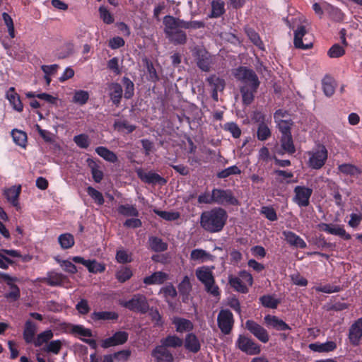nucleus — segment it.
Returning a JSON list of instances; mask_svg holds the SVG:
<instances>
[{"label":"nucleus","instance_id":"48","mask_svg":"<svg viewBox=\"0 0 362 362\" xmlns=\"http://www.w3.org/2000/svg\"><path fill=\"white\" fill-rule=\"evenodd\" d=\"M211 17L217 18L224 13V2L221 0H214L211 3Z\"/></svg>","mask_w":362,"mask_h":362},{"label":"nucleus","instance_id":"35","mask_svg":"<svg viewBox=\"0 0 362 362\" xmlns=\"http://www.w3.org/2000/svg\"><path fill=\"white\" fill-rule=\"evenodd\" d=\"M160 344L168 348H177L183 344V340L176 335H168L165 338H163L160 341Z\"/></svg>","mask_w":362,"mask_h":362},{"label":"nucleus","instance_id":"51","mask_svg":"<svg viewBox=\"0 0 362 362\" xmlns=\"http://www.w3.org/2000/svg\"><path fill=\"white\" fill-rule=\"evenodd\" d=\"M257 135L258 139L260 141H265L270 137L271 131L264 122H262V124H259Z\"/></svg>","mask_w":362,"mask_h":362},{"label":"nucleus","instance_id":"44","mask_svg":"<svg viewBox=\"0 0 362 362\" xmlns=\"http://www.w3.org/2000/svg\"><path fill=\"white\" fill-rule=\"evenodd\" d=\"M196 276L202 284L209 281L212 282V280L214 279L211 271H210L207 267L197 269L196 270Z\"/></svg>","mask_w":362,"mask_h":362},{"label":"nucleus","instance_id":"23","mask_svg":"<svg viewBox=\"0 0 362 362\" xmlns=\"http://www.w3.org/2000/svg\"><path fill=\"white\" fill-rule=\"evenodd\" d=\"M66 281V277L61 273L54 272H48L44 282L50 286H58L64 284Z\"/></svg>","mask_w":362,"mask_h":362},{"label":"nucleus","instance_id":"50","mask_svg":"<svg viewBox=\"0 0 362 362\" xmlns=\"http://www.w3.org/2000/svg\"><path fill=\"white\" fill-rule=\"evenodd\" d=\"M89 98V93L87 91L79 90L74 93L72 101L74 103L84 105Z\"/></svg>","mask_w":362,"mask_h":362},{"label":"nucleus","instance_id":"18","mask_svg":"<svg viewBox=\"0 0 362 362\" xmlns=\"http://www.w3.org/2000/svg\"><path fill=\"white\" fill-rule=\"evenodd\" d=\"M21 192V186H12L4 191V196L17 211L21 209L18 198Z\"/></svg>","mask_w":362,"mask_h":362},{"label":"nucleus","instance_id":"54","mask_svg":"<svg viewBox=\"0 0 362 362\" xmlns=\"http://www.w3.org/2000/svg\"><path fill=\"white\" fill-rule=\"evenodd\" d=\"M118 211L127 216H137L139 215L137 209L132 205H121L118 208Z\"/></svg>","mask_w":362,"mask_h":362},{"label":"nucleus","instance_id":"62","mask_svg":"<svg viewBox=\"0 0 362 362\" xmlns=\"http://www.w3.org/2000/svg\"><path fill=\"white\" fill-rule=\"evenodd\" d=\"M246 33L250 38V40L257 47H259L261 49H263L262 47V42L260 40V37L259 35L252 29L248 28L246 30Z\"/></svg>","mask_w":362,"mask_h":362},{"label":"nucleus","instance_id":"29","mask_svg":"<svg viewBox=\"0 0 362 362\" xmlns=\"http://www.w3.org/2000/svg\"><path fill=\"white\" fill-rule=\"evenodd\" d=\"M185 346L192 353H197L201 349L198 338L192 333L187 334L185 339Z\"/></svg>","mask_w":362,"mask_h":362},{"label":"nucleus","instance_id":"15","mask_svg":"<svg viewBox=\"0 0 362 362\" xmlns=\"http://www.w3.org/2000/svg\"><path fill=\"white\" fill-rule=\"evenodd\" d=\"M128 339V334L126 332H117L112 337L102 341L101 346L103 348H108L124 344Z\"/></svg>","mask_w":362,"mask_h":362},{"label":"nucleus","instance_id":"12","mask_svg":"<svg viewBox=\"0 0 362 362\" xmlns=\"http://www.w3.org/2000/svg\"><path fill=\"white\" fill-rule=\"evenodd\" d=\"M22 257L21 252L16 250L2 249L0 250V268L7 269L10 265H13L15 262L7 257Z\"/></svg>","mask_w":362,"mask_h":362},{"label":"nucleus","instance_id":"31","mask_svg":"<svg viewBox=\"0 0 362 362\" xmlns=\"http://www.w3.org/2000/svg\"><path fill=\"white\" fill-rule=\"evenodd\" d=\"M310 350L316 352H329L337 348L336 343L332 341L325 343H313L309 344Z\"/></svg>","mask_w":362,"mask_h":362},{"label":"nucleus","instance_id":"14","mask_svg":"<svg viewBox=\"0 0 362 362\" xmlns=\"http://www.w3.org/2000/svg\"><path fill=\"white\" fill-rule=\"evenodd\" d=\"M138 177L144 182L149 184H160L165 185L166 183L165 179L160 176L158 174L153 172H145L141 168L136 170Z\"/></svg>","mask_w":362,"mask_h":362},{"label":"nucleus","instance_id":"3","mask_svg":"<svg viewBox=\"0 0 362 362\" xmlns=\"http://www.w3.org/2000/svg\"><path fill=\"white\" fill-rule=\"evenodd\" d=\"M233 74L236 79L243 83V85L253 86V90L259 86L260 81L255 72L252 69L245 66H240L234 71Z\"/></svg>","mask_w":362,"mask_h":362},{"label":"nucleus","instance_id":"63","mask_svg":"<svg viewBox=\"0 0 362 362\" xmlns=\"http://www.w3.org/2000/svg\"><path fill=\"white\" fill-rule=\"evenodd\" d=\"M224 129L230 132L234 138H238L241 134V130L234 122H229L224 125Z\"/></svg>","mask_w":362,"mask_h":362},{"label":"nucleus","instance_id":"25","mask_svg":"<svg viewBox=\"0 0 362 362\" xmlns=\"http://www.w3.org/2000/svg\"><path fill=\"white\" fill-rule=\"evenodd\" d=\"M108 89L111 100L115 105H119L122 98V86L117 83H112L109 85Z\"/></svg>","mask_w":362,"mask_h":362},{"label":"nucleus","instance_id":"49","mask_svg":"<svg viewBox=\"0 0 362 362\" xmlns=\"http://www.w3.org/2000/svg\"><path fill=\"white\" fill-rule=\"evenodd\" d=\"M178 290L180 294L187 298L192 290V285L190 284L189 278L187 276H185L179 284Z\"/></svg>","mask_w":362,"mask_h":362},{"label":"nucleus","instance_id":"28","mask_svg":"<svg viewBox=\"0 0 362 362\" xmlns=\"http://www.w3.org/2000/svg\"><path fill=\"white\" fill-rule=\"evenodd\" d=\"M283 235L288 243L300 248H305V242L298 235L291 231H284Z\"/></svg>","mask_w":362,"mask_h":362},{"label":"nucleus","instance_id":"34","mask_svg":"<svg viewBox=\"0 0 362 362\" xmlns=\"http://www.w3.org/2000/svg\"><path fill=\"white\" fill-rule=\"evenodd\" d=\"M54 333L51 329H46L37 335L33 344L35 347H40L42 345L48 344L53 338Z\"/></svg>","mask_w":362,"mask_h":362},{"label":"nucleus","instance_id":"8","mask_svg":"<svg viewBox=\"0 0 362 362\" xmlns=\"http://www.w3.org/2000/svg\"><path fill=\"white\" fill-rule=\"evenodd\" d=\"M212 192L215 204L221 205L228 204L234 206L238 204V201L234 197L233 192L229 189L225 190L216 188Z\"/></svg>","mask_w":362,"mask_h":362},{"label":"nucleus","instance_id":"13","mask_svg":"<svg viewBox=\"0 0 362 362\" xmlns=\"http://www.w3.org/2000/svg\"><path fill=\"white\" fill-rule=\"evenodd\" d=\"M69 332L83 340L84 342L90 345V329L85 328L81 325H69L68 326Z\"/></svg>","mask_w":362,"mask_h":362},{"label":"nucleus","instance_id":"55","mask_svg":"<svg viewBox=\"0 0 362 362\" xmlns=\"http://www.w3.org/2000/svg\"><path fill=\"white\" fill-rule=\"evenodd\" d=\"M122 82L125 88L124 98L129 99L134 95V85L133 82L127 77H124L122 78Z\"/></svg>","mask_w":362,"mask_h":362},{"label":"nucleus","instance_id":"26","mask_svg":"<svg viewBox=\"0 0 362 362\" xmlns=\"http://www.w3.org/2000/svg\"><path fill=\"white\" fill-rule=\"evenodd\" d=\"M280 116H281V111H276L274 115V118L276 119V122L278 123V127L281 135L291 134V129L293 125V122L291 120L280 119Z\"/></svg>","mask_w":362,"mask_h":362},{"label":"nucleus","instance_id":"57","mask_svg":"<svg viewBox=\"0 0 362 362\" xmlns=\"http://www.w3.org/2000/svg\"><path fill=\"white\" fill-rule=\"evenodd\" d=\"M262 305L267 308H276L279 301L272 296H263L260 298Z\"/></svg>","mask_w":362,"mask_h":362},{"label":"nucleus","instance_id":"16","mask_svg":"<svg viewBox=\"0 0 362 362\" xmlns=\"http://www.w3.org/2000/svg\"><path fill=\"white\" fill-rule=\"evenodd\" d=\"M151 356L155 358L156 362L173 361V354L162 344L155 347V349L152 351Z\"/></svg>","mask_w":362,"mask_h":362},{"label":"nucleus","instance_id":"64","mask_svg":"<svg viewBox=\"0 0 362 362\" xmlns=\"http://www.w3.org/2000/svg\"><path fill=\"white\" fill-rule=\"evenodd\" d=\"M132 275V271L127 267L122 268L117 272V278L119 281L124 282L128 280Z\"/></svg>","mask_w":362,"mask_h":362},{"label":"nucleus","instance_id":"45","mask_svg":"<svg viewBox=\"0 0 362 362\" xmlns=\"http://www.w3.org/2000/svg\"><path fill=\"white\" fill-rule=\"evenodd\" d=\"M92 318L95 320H115L118 318V314L115 312H95Z\"/></svg>","mask_w":362,"mask_h":362},{"label":"nucleus","instance_id":"19","mask_svg":"<svg viewBox=\"0 0 362 362\" xmlns=\"http://www.w3.org/2000/svg\"><path fill=\"white\" fill-rule=\"evenodd\" d=\"M307 33V30L303 25H299L294 31V46L298 49H307L313 47V43H303V37Z\"/></svg>","mask_w":362,"mask_h":362},{"label":"nucleus","instance_id":"58","mask_svg":"<svg viewBox=\"0 0 362 362\" xmlns=\"http://www.w3.org/2000/svg\"><path fill=\"white\" fill-rule=\"evenodd\" d=\"M144 65L147 69V71L149 75V80L152 81H156L158 80V76L157 75L156 69L154 68L153 64L146 58L143 59Z\"/></svg>","mask_w":362,"mask_h":362},{"label":"nucleus","instance_id":"7","mask_svg":"<svg viewBox=\"0 0 362 362\" xmlns=\"http://www.w3.org/2000/svg\"><path fill=\"white\" fill-rule=\"evenodd\" d=\"M217 323L222 333L229 334L234 324L232 313L229 310H221L217 317Z\"/></svg>","mask_w":362,"mask_h":362},{"label":"nucleus","instance_id":"46","mask_svg":"<svg viewBox=\"0 0 362 362\" xmlns=\"http://www.w3.org/2000/svg\"><path fill=\"white\" fill-rule=\"evenodd\" d=\"M324 93L327 96H331L335 90L334 81L329 76H325L322 81Z\"/></svg>","mask_w":362,"mask_h":362},{"label":"nucleus","instance_id":"61","mask_svg":"<svg viewBox=\"0 0 362 362\" xmlns=\"http://www.w3.org/2000/svg\"><path fill=\"white\" fill-rule=\"evenodd\" d=\"M154 211L160 217H161L163 219L167 220V221H175V220H177L180 217L179 214L177 212L159 211V210H155Z\"/></svg>","mask_w":362,"mask_h":362},{"label":"nucleus","instance_id":"39","mask_svg":"<svg viewBox=\"0 0 362 362\" xmlns=\"http://www.w3.org/2000/svg\"><path fill=\"white\" fill-rule=\"evenodd\" d=\"M166 274L162 272H157L144 278V283L148 285L161 284L166 280Z\"/></svg>","mask_w":362,"mask_h":362},{"label":"nucleus","instance_id":"53","mask_svg":"<svg viewBox=\"0 0 362 362\" xmlns=\"http://www.w3.org/2000/svg\"><path fill=\"white\" fill-rule=\"evenodd\" d=\"M240 173H241L240 169L236 165H233V166H230L228 168H226V169L220 171L217 174V177L218 178H226L230 175H240Z\"/></svg>","mask_w":362,"mask_h":362},{"label":"nucleus","instance_id":"4","mask_svg":"<svg viewBox=\"0 0 362 362\" xmlns=\"http://www.w3.org/2000/svg\"><path fill=\"white\" fill-rule=\"evenodd\" d=\"M193 54L197 66L203 71L209 72L211 65L214 64L212 56L202 47H195Z\"/></svg>","mask_w":362,"mask_h":362},{"label":"nucleus","instance_id":"5","mask_svg":"<svg viewBox=\"0 0 362 362\" xmlns=\"http://www.w3.org/2000/svg\"><path fill=\"white\" fill-rule=\"evenodd\" d=\"M327 150L324 145H318L317 147L308 152V165L313 169H320L327 159Z\"/></svg>","mask_w":362,"mask_h":362},{"label":"nucleus","instance_id":"38","mask_svg":"<svg viewBox=\"0 0 362 362\" xmlns=\"http://www.w3.org/2000/svg\"><path fill=\"white\" fill-rule=\"evenodd\" d=\"M173 324L176 327V331L178 332H183L190 331L193 329L192 322L187 319L177 317L173 320Z\"/></svg>","mask_w":362,"mask_h":362},{"label":"nucleus","instance_id":"41","mask_svg":"<svg viewBox=\"0 0 362 362\" xmlns=\"http://www.w3.org/2000/svg\"><path fill=\"white\" fill-rule=\"evenodd\" d=\"M149 244L151 249L155 252H163L168 249V244L158 237H150Z\"/></svg>","mask_w":362,"mask_h":362},{"label":"nucleus","instance_id":"11","mask_svg":"<svg viewBox=\"0 0 362 362\" xmlns=\"http://www.w3.org/2000/svg\"><path fill=\"white\" fill-rule=\"evenodd\" d=\"M294 192L296 194L294 197V201L296 203H297L300 206H308L309 199L313 192L312 189L297 186L294 189Z\"/></svg>","mask_w":362,"mask_h":362},{"label":"nucleus","instance_id":"47","mask_svg":"<svg viewBox=\"0 0 362 362\" xmlns=\"http://www.w3.org/2000/svg\"><path fill=\"white\" fill-rule=\"evenodd\" d=\"M210 86L212 90L223 91L225 88L224 80L216 76L215 75L211 76L207 78Z\"/></svg>","mask_w":362,"mask_h":362},{"label":"nucleus","instance_id":"20","mask_svg":"<svg viewBox=\"0 0 362 362\" xmlns=\"http://www.w3.org/2000/svg\"><path fill=\"white\" fill-rule=\"evenodd\" d=\"M349 337L352 344H358V341L362 337V318L357 320L351 326Z\"/></svg>","mask_w":362,"mask_h":362},{"label":"nucleus","instance_id":"40","mask_svg":"<svg viewBox=\"0 0 362 362\" xmlns=\"http://www.w3.org/2000/svg\"><path fill=\"white\" fill-rule=\"evenodd\" d=\"M95 152L102 157L104 160L110 162L116 163L118 160L117 155L103 146H99L95 148Z\"/></svg>","mask_w":362,"mask_h":362},{"label":"nucleus","instance_id":"2","mask_svg":"<svg viewBox=\"0 0 362 362\" xmlns=\"http://www.w3.org/2000/svg\"><path fill=\"white\" fill-rule=\"evenodd\" d=\"M165 33L168 39L176 45H184L187 41V35L184 31L175 33L176 28H183L180 23V18L166 16L163 19Z\"/></svg>","mask_w":362,"mask_h":362},{"label":"nucleus","instance_id":"43","mask_svg":"<svg viewBox=\"0 0 362 362\" xmlns=\"http://www.w3.org/2000/svg\"><path fill=\"white\" fill-rule=\"evenodd\" d=\"M11 136L16 145L23 148L25 147L27 143V134L25 132L18 129H13Z\"/></svg>","mask_w":362,"mask_h":362},{"label":"nucleus","instance_id":"59","mask_svg":"<svg viewBox=\"0 0 362 362\" xmlns=\"http://www.w3.org/2000/svg\"><path fill=\"white\" fill-rule=\"evenodd\" d=\"M203 284L204 285L205 290L207 293L215 297H217L220 295L219 288L215 284V279L212 280V282L209 281L204 283Z\"/></svg>","mask_w":362,"mask_h":362},{"label":"nucleus","instance_id":"33","mask_svg":"<svg viewBox=\"0 0 362 362\" xmlns=\"http://www.w3.org/2000/svg\"><path fill=\"white\" fill-rule=\"evenodd\" d=\"M190 259L193 261H201L202 262L207 260L213 261L214 256L202 249H194L190 253Z\"/></svg>","mask_w":362,"mask_h":362},{"label":"nucleus","instance_id":"60","mask_svg":"<svg viewBox=\"0 0 362 362\" xmlns=\"http://www.w3.org/2000/svg\"><path fill=\"white\" fill-rule=\"evenodd\" d=\"M344 49L338 44L334 45L328 51V55L331 58H337L344 54Z\"/></svg>","mask_w":362,"mask_h":362},{"label":"nucleus","instance_id":"36","mask_svg":"<svg viewBox=\"0 0 362 362\" xmlns=\"http://www.w3.org/2000/svg\"><path fill=\"white\" fill-rule=\"evenodd\" d=\"M338 170L340 171V173L346 175H350L356 177H358L362 173V171L360 168L351 163H344L339 165L338 166Z\"/></svg>","mask_w":362,"mask_h":362},{"label":"nucleus","instance_id":"37","mask_svg":"<svg viewBox=\"0 0 362 362\" xmlns=\"http://www.w3.org/2000/svg\"><path fill=\"white\" fill-rule=\"evenodd\" d=\"M58 243L60 245L61 248L63 250L71 248L75 243L74 237L69 233L61 234L58 237Z\"/></svg>","mask_w":362,"mask_h":362},{"label":"nucleus","instance_id":"30","mask_svg":"<svg viewBox=\"0 0 362 362\" xmlns=\"http://www.w3.org/2000/svg\"><path fill=\"white\" fill-rule=\"evenodd\" d=\"M281 146L284 152L288 154H293L296 152V148L293 144V140L291 134L281 135L280 139ZM281 153V152H279Z\"/></svg>","mask_w":362,"mask_h":362},{"label":"nucleus","instance_id":"10","mask_svg":"<svg viewBox=\"0 0 362 362\" xmlns=\"http://www.w3.org/2000/svg\"><path fill=\"white\" fill-rule=\"evenodd\" d=\"M245 327L262 342L266 343L269 341V335L267 330L255 321H246Z\"/></svg>","mask_w":362,"mask_h":362},{"label":"nucleus","instance_id":"9","mask_svg":"<svg viewBox=\"0 0 362 362\" xmlns=\"http://www.w3.org/2000/svg\"><path fill=\"white\" fill-rule=\"evenodd\" d=\"M237 346L242 351L250 354H258L260 352V346L252 339L243 335H240L237 340Z\"/></svg>","mask_w":362,"mask_h":362},{"label":"nucleus","instance_id":"42","mask_svg":"<svg viewBox=\"0 0 362 362\" xmlns=\"http://www.w3.org/2000/svg\"><path fill=\"white\" fill-rule=\"evenodd\" d=\"M114 129L119 132L132 133L136 129V126L129 124L127 120H116L113 124Z\"/></svg>","mask_w":362,"mask_h":362},{"label":"nucleus","instance_id":"27","mask_svg":"<svg viewBox=\"0 0 362 362\" xmlns=\"http://www.w3.org/2000/svg\"><path fill=\"white\" fill-rule=\"evenodd\" d=\"M240 90L242 95L243 104L248 105L254 100L255 93L257 92V88H255L253 90V86L242 85L240 88Z\"/></svg>","mask_w":362,"mask_h":362},{"label":"nucleus","instance_id":"52","mask_svg":"<svg viewBox=\"0 0 362 362\" xmlns=\"http://www.w3.org/2000/svg\"><path fill=\"white\" fill-rule=\"evenodd\" d=\"M230 285L237 291L245 293L247 292V288L243 284L242 281L238 277H230L229 279Z\"/></svg>","mask_w":362,"mask_h":362},{"label":"nucleus","instance_id":"24","mask_svg":"<svg viewBox=\"0 0 362 362\" xmlns=\"http://www.w3.org/2000/svg\"><path fill=\"white\" fill-rule=\"evenodd\" d=\"M264 320L267 326L272 327L277 330L283 331L290 329L289 326L284 321L276 316L268 315L264 317Z\"/></svg>","mask_w":362,"mask_h":362},{"label":"nucleus","instance_id":"22","mask_svg":"<svg viewBox=\"0 0 362 362\" xmlns=\"http://www.w3.org/2000/svg\"><path fill=\"white\" fill-rule=\"evenodd\" d=\"M6 97L14 110L18 112L23 111V103L21 100L20 95L16 92L14 87L9 88L6 92Z\"/></svg>","mask_w":362,"mask_h":362},{"label":"nucleus","instance_id":"1","mask_svg":"<svg viewBox=\"0 0 362 362\" xmlns=\"http://www.w3.org/2000/svg\"><path fill=\"white\" fill-rule=\"evenodd\" d=\"M227 217L226 210L222 208H214L201 214L200 225L209 233L219 232L223 228Z\"/></svg>","mask_w":362,"mask_h":362},{"label":"nucleus","instance_id":"21","mask_svg":"<svg viewBox=\"0 0 362 362\" xmlns=\"http://www.w3.org/2000/svg\"><path fill=\"white\" fill-rule=\"evenodd\" d=\"M37 331L36 325L31 320H27L23 332V337L27 344H33L35 339V333Z\"/></svg>","mask_w":362,"mask_h":362},{"label":"nucleus","instance_id":"32","mask_svg":"<svg viewBox=\"0 0 362 362\" xmlns=\"http://www.w3.org/2000/svg\"><path fill=\"white\" fill-rule=\"evenodd\" d=\"M63 343L61 340H52L49 341L48 344L44 345L41 348V351L42 352H45L47 354H52L54 355H57L60 353L61 349H62Z\"/></svg>","mask_w":362,"mask_h":362},{"label":"nucleus","instance_id":"17","mask_svg":"<svg viewBox=\"0 0 362 362\" xmlns=\"http://www.w3.org/2000/svg\"><path fill=\"white\" fill-rule=\"evenodd\" d=\"M320 230L325 231L329 234L340 236L344 240H349L351 235L347 233L344 228L339 225L321 223L319 225Z\"/></svg>","mask_w":362,"mask_h":362},{"label":"nucleus","instance_id":"56","mask_svg":"<svg viewBox=\"0 0 362 362\" xmlns=\"http://www.w3.org/2000/svg\"><path fill=\"white\" fill-rule=\"evenodd\" d=\"M10 291L5 294V298L7 299L12 300L13 301L17 300L21 296V291L18 286L14 283L8 286Z\"/></svg>","mask_w":362,"mask_h":362},{"label":"nucleus","instance_id":"6","mask_svg":"<svg viewBox=\"0 0 362 362\" xmlns=\"http://www.w3.org/2000/svg\"><path fill=\"white\" fill-rule=\"evenodd\" d=\"M121 305L130 310L143 314L146 313L149 310L147 299L141 294L134 295L130 300L121 303Z\"/></svg>","mask_w":362,"mask_h":362}]
</instances>
